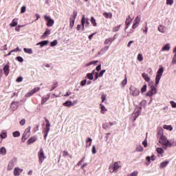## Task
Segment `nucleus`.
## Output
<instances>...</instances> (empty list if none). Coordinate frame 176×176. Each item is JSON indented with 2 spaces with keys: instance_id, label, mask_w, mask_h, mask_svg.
Segmentation results:
<instances>
[{
  "instance_id": "nucleus-1",
  "label": "nucleus",
  "mask_w": 176,
  "mask_h": 176,
  "mask_svg": "<svg viewBox=\"0 0 176 176\" xmlns=\"http://www.w3.org/2000/svg\"><path fill=\"white\" fill-rule=\"evenodd\" d=\"M164 72V67L162 66L157 72V75L155 77V85L153 82H150L148 85L150 86V90L146 93V97H152L155 94H157V85L160 82V79L163 76V73Z\"/></svg>"
},
{
  "instance_id": "nucleus-2",
  "label": "nucleus",
  "mask_w": 176,
  "mask_h": 176,
  "mask_svg": "<svg viewBox=\"0 0 176 176\" xmlns=\"http://www.w3.org/2000/svg\"><path fill=\"white\" fill-rule=\"evenodd\" d=\"M157 138L159 140L160 144H161V145H163V148H164V149H166V148L172 146V144L170 142V141H168V140H167V138H166V136L163 135V128L159 127L157 129Z\"/></svg>"
},
{
  "instance_id": "nucleus-3",
  "label": "nucleus",
  "mask_w": 176,
  "mask_h": 176,
  "mask_svg": "<svg viewBox=\"0 0 176 176\" xmlns=\"http://www.w3.org/2000/svg\"><path fill=\"white\" fill-rule=\"evenodd\" d=\"M120 167H122V165L120 164V162H116L109 165V173H111V174H113V173H118Z\"/></svg>"
},
{
  "instance_id": "nucleus-4",
  "label": "nucleus",
  "mask_w": 176,
  "mask_h": 176,
  "mask_svg": "<svg viewBox=\"0 0 176 176\" xmlns=\"http://www.w3.org/2000/svg\"><path fill=\"white\" fill-rule=\"evenodd\" d=\"M45 127L43 130V133H45L44 140H46V138H47V135L49 134V132L50 131V126H52L49 120L45 119Z\"/></svg>"
},
{
  "instance_id": "nucleus-5",
  "label": "nucleus",
  "mask_w": 176,
  "mask_h": 176,
  "mask_svg": "<svg viewBox=\"0 0 176 176\" xmlns=\"http://www.w3.org/2000/svg\"><path fill=\"white\" fill-rule=\"evenodd\" d=\"M38 163L39 164H42L45 159H46V156L45 155V152L43 151V148H41L38 153Z\"/></svg>"
},
{
  "instance_id": "nucleus-6",
  "label": "nucleus",
  "mask_w": 176,
  "mask_h": 176,
  "mask_svg": "<svg viewBox=\"0 0 176 176\" xmlns=\"http://www.w3.org/2000/svg\"><path fill=\"white\" fill-rule=\"evenodd\" d=\"M78 16V12L74 11L73 14L71 16L69 19V27L71 28H74V25H75V20L76 19V17Z\"/></svg>"
},
{
  "instance_id": "nucleus-7",
  "label": "nucleus",
  "mask_w": 176,
  "mask_h": 176,
  "mask_svg": "<svg viewBox=\"0 0 176 176\" xmlns=\"http://www.w3.org/2000/svg\"><path fill=\"white\" fill-rule=\"evenodd\" d=\"M31 135V126H29L28 128H27L22 136V142H24V141H25V140H27V138H28V137H30Z\"/></svg>"
},
{
  "instance_id": "nucleus-8",
  "label": "nucleus",
  "mask_w": 176,
  "mask_h": 176,
  "mask_svg": "<svg viewBox=\"0 0 176 176\" xmlns=\"http://www.w3.org/2000/svg\"><path fill=\"white\" fill-rule=\"evenodd\" d=\"M142 111V107H138L136 108L133 113H132V116L133 118V121L135 122V120H137V117L140 116V115H141V112Z\"/></svg>"
},
{
  "instance_id": "nucleus-9",
  "label": "nucleus",
  "mask_w": 176,
  "mask_h": 176,
  "mask_svg": "<svg viewBox=\"0 0 176 176\" xmlns=\"http://www.w3.org/2000/svg\"><path fill=\"white\" fill-rule=\"evenodd\" d=\"M129 90L131 96H133V97H138V96H140V89L136 87H131Z\"/></svg>"
},
{
  "instance_id": "nucleus-10",
  "label": "nucleus",
  "mask_w": 176,
  "mask_h": 176,
  "mask_svg": "<svg viewBox=\"0 0 176 176\" xmlns=\"http://www.w3.org/2000/svg\"><path fill=\"white\" fill-rule=\"evenodd\" d=\"M44 19L47 21V27H53L54 25V20L50 16L45 15Z\"/></svg>"
},
{
  "instance_id": "nucleus-11",
  "label": "nucleus",
  "mask_w": 176,
  "mask_h": 176,
  "mask_svg": "<svg viewBox=\"0 0 176 176\" xmlns=\"http://www.w3.org/2000/svg\"><path fill=\"white\" fill-rule=\"evenodd\" d=\"M140 23H141V15H138L136 16L135 19V23L132 25L133 30H135L138 25H140Z\"/></svg>"
},
{
  "instance_id": "nucleus-12",
  "label": "nucleus",
  "mask_w": 176,
  "mask_h": 176,
  "mask_svg": "<svg viewBox=\"0 0 176 176\" xmlns=\"http://www.w3.org/2000/svg\"><path fill=\"white\" fill-rule=\"evenodd\" d=\"M23 171H24L23 168L15 167L13 170V174L14 176H20L23 173Z\"/></svg>"
},
{
  "instance_id": "nucleus-13",
  "label": "nucleus",
  "mask_w": 176,
  "mask_h": 176,
  "mask_svg": "<svg viewBox=\"0 0 176 176\" xmlns=\"http://www.w3.org/2000/svg\"><path fill=\"white\" fill-rule=\"evenodd\" d=\"M41 90V87H35L34 89H32L30 92L25 94V97H31L33 94H35L37 91H39Z\"/></svg>"
},
{
  "instance_id": "nucleus-14",
  "label": "nucleus",
  "mask_w": 176,
  "mask_h": 176,
  "mask_svg": "<svg viewBox=\"0 0 176 176\" xmlns=\"http://www.w3.org/2000/svg\"><path fill=\"white\" fill-rule=\"evenodd\" d=\"M115 124H116V122H106L102 124V129H104V130H107L108 129H111V127H112V126H115Z\"/></svg>"
},
{
  "instance_id": "nucleus-15",
  "label": "nucleus",
  "mask_w": 176,
  "mask_h": 176,
  "mask_svg": "<svg viewBox=\"0 0 176 176\" xmlns=\"http://www.w3.org/2000/svg\"><path fill=\"white\" fill-rule=\"evenodd\" d=\"M77 101L74 100V102L71 100H67L63 103V107H67V108H71V107H74L75 104H76Z\"/></svg>"
},
{
  "instance_id": "nucleus-16",
  "label": "nucleus",
  "mask_w": 176,
  "mask_h": 176,
  "mask_svg": "<svg viewBox=\"0 0 176 176\" xmlns=\"http://www.w3.org/2000/svg\"><path fill=\"white\" fill-rule=\"evenodd\" d=\"M132 21H133V19H131V16H130V15L128 16V17L126 19V22H125V24H126L125 31L130 27V25H131Z\"/></svg>"
},
{
  "instance_id": "nucleus-17",
  "label": "nucleus",
  "mask_w": 176,
  "mask_h": 176,
  "mask_svg": "<svg viewBox=\"0 0 176 176\" xmlns=\"http://www.w3.org/2000/svg\"><path fill=\"white\" fill-rule=\"evenodd\" d=\"M14 167V160H11L10 162H9V164H8V166H7V170H8V171H10L11 170H13V168Z\"/></svg>"
},
{
  "instance_id": "nucleus-18",
  "label": "nucleus",
  "mask_w": 176,
  "mask_h": 176,
  "mask_svg": "<svg viewBox=\"0 0 176 176\" xmlns=\"http://www.w3.org/2000/svg\"><path fill=\"white\" fill-rule=\"evenodd\" d=\"M158 31L159 32H161L162 34H164L166 31H167V28L163 25H160L158 26Z\"/></svg>"
},
{
  "instance_id": "nucleus-19",
  "label": "nucleus",
  "mask_w": 176,
  "mask_h": 176,
  "mask_svg": "<svg viewBox=\"0 0 176 176\" xmlns=\"http://www.w3.org/2000/svg\"><path fill=\"white\" fill-rule=\"evenodd\" d=\"M19 108V102H12L11 103V109L16 111Z\"/></svg>"
},
{
  "instance_id": "nucleus-20",
  "label": "nucleus",
  "mask_w": 176,
  "mask_h": 176,
  "mask_svg": "<svg viewBox=\"0 0 176 176\" xmlns=\"http://www.w3.org/2000/svg\"><path fill=\"white\" fill-rule=\"evenodd\" d=\"M142 76L146 82H151V77L149 76V75L148 74L142 73Z\"/></svg>"
},
{
  "instance_id": "nucleus-21",
  "label": "nucleus",
  "mask_w": 176,
  "mask_h": 176,
  "mask_svg": "<svg viewBox=\"0 0 176 176\" xmlns=\"http://www.w3.org/2000/svg\"><path fill=\"white\" fill-rule=\"evenodd\" d=\"M108 50H109V46H104L100 50V52H98V54H104V53H107Z\"/></svg>"
},
{
  "instance_id": "nucleus-22",
  "label": "nucleus",
  "mask_w": 176,
  "mask_h": 176,
  "mask_svg": "<svg viewBox=\"0 0 176 176\" xmlns=\"http://www.w3.org/2000/svg\"><path fill=\"white\" fill-rule=\"evenodd\" d=\"M115 41V37H110L108 38H106L104 41V45H109V43H112Z\"/></svg>"
},
{
  "instance_id": "nucleus-23",
  "label": "nucleus",
  "mask_w": 176,
  "mask_h": 176,
  "mask_svg": "<svg viewBox=\"0 0 176 176\" xmlns=\"http://www.w3.org/2000/svg\"><path fill=\"white\" fill-rule=\"evenodd\" d=\"M170 163V162L166 160L160 164V168H164L167 167V165Z\"/></svg>"
},
{
  "instance_id": "nucleus-24",
  "label": "nucleus",
  "mask_w": 176,
  "mask_h": 176,
  "mask_svg": "<svg viewBox=\"0 0 176 176\" xmlns=\"http://www.w3.org/2000/svg\"><path fill=\"white\" fill-rule=\"evenodd\" d=\"M10 69H9V65H6L4 67H3V72H4V74L6 76H8V75H9V72H10Z\"/></svg>"
},
{
  "instance_id": "nucleus-25",
  "label": "nucleus",
  "mask_w": 176,
  "mask_h": 176,
  "mask_svg": "<svg viewBox=\"0 0 176 176\" xmlns=\"http://www.w3.org/2000/svg\"><path fill=\"white\" fill-rule=\"evenodd\" d=\"M49 43V41H43L36 44V46H41V47H43V46H46Z\"/></svg>"
},
{
  "instance_id": "nucleus-26",
  "label": "nucleus",
  "mask_w": 176,
  "mask_h": 176,
  "mask_svg": "<svg viewBox=\"0 0 176 176\" xmlns=\"http://www.w3.org/2000/svg\"><path fill=\"white\" fill-rule=\"evenodd\" d=\"M50 98V94H47V96L43 97L41 104L43 105Z\"/></svg>"
},
{
  "instance_id": "nucleus-27",
  "label": "nucleus",
  "mask_w": 176,
  "mask_h": 176,
  "mask_svg": "<svg viewBox=\"0 0 176 176\" xmlns=\"http://www.w3.org/2000/svg\"><path fill=\"white\" fill-rule=\"evenodd\" d=\"M19 24V19H14L12 21V23L10 24V27H16Z\"/></svg>"
},
{
  "instance_id": "nucleus-28",
  "label": "nucleus",
  "mask_w": 176,
  "mask_h": 176,
  "mask_svg": "<svg viewBox=\"0 0 176 176\" xmlns=\"http://www.w3.org/2000/svg\"><path fill=\"white\" fill-rule=\"evenodd\" d=\"M47 35H50V30L46 29L45 32L44 34L41 36L42 39H45L47 36Z\"/></svg>"
},
{
  "instance_id": "nucleus-29",
  "label": "nucleus",
  "mask_w": 176,
  "mask_h": 176,
  "mask_svg": "<svg viewBox=\"0 0 176 176\" xmlns=\"http://www.w3.org/2000/svg\"><path fill=\"white\" fill-rule=\"evenodd\" d=\"M168 50H170V44L167 43L166 45H165L162 48V52H168Z\"/></svg>"
},
{
  "instance_id": "nucleus-30",
  "label": "nucleus",
  "mask_w": 176,
  "mask_h": 176,
  "mask_svg": "<svg viewBox=\"0 0 176 176\" xmlns=\"http://www.w3.org/2000/svg\"><path fill=\"white\" fill-rule=\"evenodd\" d=\"M37 138L36 137H32L30 138L28 140V145L31 144H34V142H35V141H36Z\"/></svg>"
},
{
  "instance_id": "nucleus-31",
  "label": "nucleus",
  "mask_w": 176,
  "mask_h": 176,
  "mask_svg": "<svg viewBox=\"0 0 176 176\" xmlns=\"http://www.w3.org/2000/svg\"><path fill=\"white\" fill-rule=\"evenodd\" d=\"M23 50L27 54H32L34 53V51L31 48H24Z\"/></svg>"
},
{
  "instance_id": "nucleus-32",
  "label": "nucleus",
  "mask_w": 176,
  "mask_h": 176,
  "mask_svg": "<svg viewBox=\"0 0 176 176\" xmlns=\"http://www.w3.org/2000/svg\"><path fill=\"white\" fill-rule=\"evenodd\" d=\"M90 21L94 27H97V22H96V18H94V16L91 17Z\"/></svg>"
},
{
  "instance_id": "nucleus-33",
  "label": "nucleus",
  "mask_w": 176,
  "mask_h": 176,
  "mask_svg": "<svg viewBox=\"0 0 176 176\" xmlns=\"http://www.w3.org/2000/svg\"><path fill=\"white\" fill-rule=\"evenodd\" d=\"M98 63V60H92L91 62H88L85 64V67H90V65H93L94 64H97Z\"/></svg>"
},
{
  "instance_id": "nucleus-34",
  "label": "nucleus",
  "mask_w": 176,
  "mask_h": 176,
  "mask_svg": "<svg viewBox=\"0 0 176 176\" xmlns=\"http://www.w3.org/2000/svg\"><path fill=\"white\" fill-rule=\"evenodd\" d=\"M103 16L104 17H105L106 19H111L112 17V13L111 12H104L103 13Z\"/></svg>"
},
{
  "instance_id": "nucleus-35",
  "label": "nucleus",
  "mask_w": 176,
  "mask_h": 176,
  "mask_svg": "<svg viewBox=\"0 0 176 176\" xmlns=\"http://www.w3.org/2000/svg\"><path fill=\"white\" fill-rule=\"evenodd\" d=\"M100 109H101L100 112L102 113H105V112H107V111L105 106H104V104H100Z\"/></svg>"
},
{
  "instance_id": "nucleus-36",
  "label": "nucleus",
  "mask_w": 176,
  "mask_h": 176,
  "mask_svg": "<svg viewBox=\"0 0 176 176\" xmlns=\"http://www.w3.org/2000/svg\"><path fill=\"white\" fill-rule=\"evenodd\" d=\"M156 151L157 153H159V155H163V153H164V149L162 148H157Z\"/></svg>"
},
{
  "instance_id": "nucleus-37",
  "label": "nucleus",
  "mask_w": 176,
  "mask_h": 176,
  "mask_svg": "<svg viewBox=\"0 0 176 176\" xmlns=\"http://www.w3.org/2000/svg\"><path fill=\"white\" fill-rule=\"evenodd\" d=\"M85 23H86V18H85V15H82V18L81 20V24H82V27L83 29L85 28Z\"/></svg>"
},
{
  "instance_id": "nucleus-38",
  "label": "nucleus",
  "mask_w": 176,
  "mask_h": 176,
  "mask_svg": "<svg viewBox=\"0 0 176 176\" xmlns=\"http://www.w3.org/2000/svg\"><path fill=\"white\" fill-rule=\"evenodd\" d=\"M164 129H165V130H168L169 131H173V126L171 125H164Z\"/></svg>"
},
{
  "instance_id": "nucleus-39",
  "label": "nucleus",
  "mask_w": 176,
  "mask_h": 176,
  "mask_svg": "<svg viewBox=\"0 0 176 176\" xmlns=\"http://www.w3.org/2000/svg\"><path fill=\"white\" fill-rule=\"evenodd\" d=\"M8 137V133L5 131L2 132L1 134H0V138L1 140H3Z\"/></svg>"
},
{
  "instance_id": "nucleus-40",
  "label": "nucleus",
  "mask_w": 176,
  "mask_h": 176,
  "mask_svg": "<svg viewBox=\"0 0 176 176\" xmlns=\"http://www.w3.org/2000/svg\"><path fill=\"white\" fill-rule=\"evenodd\" d=\"M57 45H58V41H57V40H54L50 43V46H52V47H54V46H57Z\"/></svg>"
},
{
  "instance_id": "nucleus-41",
  "label": "nucleus",
  "mask_w": 176,
  "mask_h": 176,
  "mask_svg": "<svg viewBox=\"0 0 176 176\" xmlns=\"http://www.w3.org/2000/svg\"><path fill=\"white\" fill-rule=\"evenodd\" d=\"M6 153V148L5 147H1L0 148V155H5Z\"/></svg>"
},
{
  "instance_id": "nucleus-42",
  "label": "nucleus",
  "mask_w": 176,
  "mask_h": 176,
  "mask_svg": "<svg viewBox=\"0 0 176 176\" xmlns=\"http://www.w3.org/2000/svg\"><path fill=\"white\" fill-rule=\"evenodd\" d=\"M143 151H144V148L142 147V146L138 145V146L136 147V151H137V152H142Z\"/></svg>"
},
{
  "instance_id": "nucleus-43",
  "label": "nucleus",
  "mask_w": 176,
  "mask_h": 176,
  "mask_svg": "<svg viewBox=\"0 0 176 176\" xmlns=\"http://www.w3.org/2000/svg\"><path fill=\"white\" fill-rule=\"evenodd\" d=\"M87 78H88L89 80H93V79H94V76L91 74V73H88L87 74Z\"/></svg>"
},
{
  "instance_id": "nucleus-44",
  "label": "nucleus",
  "mask_w": 176,
  "mask_h": 176,
  "mask_svg": "<svg viewBox=\"0 0 176 176\" xmlns=\"http://www.w3.org/2000/svg\"><path fill=\"white\" fill-rule=\"evenodd\" d=\"M142 60H144V56H142V54H139L138 55V60L141 63V61H142Z\"/></svg>"
},
{
  "instance_id": "nucleus-45",
  "label": "nucleus",
  "mask_w": 176,
  "mask_h": 176,
  "mask_svg": "<svg viewBox=\"0 0 176 176\" xmlns=\"http://www.w3.org/2000/svg\"><path fill=\"white\" fill-rule=\"evenodd\" d=\"M13 137H20V131H16L12 133Z\"/></svg>"
},
{
  "instance_id": "nucleus-46",
  "label": "nucleus",
  "mask_w": 176,
  "mask_h": 176,
  "mask_svg": "<svg viewBox=\"0 0 176 176\" xmlns=\"http://www.w3.org/2000/svg\"><path fill=\"white\" fill-rule=\"evenodd\" d=\"M129 176H138V170H134L133 172L131 173Z\"/></svg>"
},
{
  "instance_id": "nucleus-47",
  "label": "nucleus",
  "mask_w": 176,
  "mask_h": 176,
  "mask_svg": "<svg viewBox=\"0 0 176 176\" xmlns=\"http://www.w3.org/2000/svg\"><path fill=\"white\" fill-rule=\"evenodd\" d=\"M118 30H120V25L113 28V32H118Z\"/></svg>"
},
{
  "instance_id": "nucleus-48",
  "label": "nucleus",
  "mask_w": 176,
  "mask_h": 176,
  "mask_svg": "<svg viewBox=\"0 0 176 176\" xmlns=\"http://www.w3.org/2000/svg\"><path fill=\"white\" fill-rule=\"evenodd\" d=\"M121 85L122 87H124V85H127V78H125V79L122 81Z\"/></svg>"
},
{
  "instance_id": "nucleus-49",
  "label": "nucleus",
  "mask_w": 176,
  "mask_h": 176,
  "mask_svg": "<svg viewBox=\"0 0 176 176\" xmlns=\"http://www.w3.org/2000/svg\"><path fill=\"white\" fill-rule=\"evenodd\" d=\"M174 3V0H166V5L171 6Z\"/></svg>"
},
{
  "instance_id": "nucleus-50",
  "label": "nucleus",
  "mask_w": 176,
  "mask_h": 176,
  "mask_svg": "<svg viewBox=\"0 0 176 176\" xmlns=\"http://www.w3.org/2000/svg\"><path fill=\"white\" fill-rule=\"evenodd\" d=\"M146 91V85H143L141 88V93H145Z\"/></svg>"
},
{
  "instance_id": "nucleus-51",
  "label": "nucleus",
  "mask_w": 176,
  "mask_h": 176,
  "mask_svg": "<svg viewBox=\"0 0 176 176\" xmlns=\"http://www.w3.org/2000/svg\"><path fill=\"white\" fill-rule=\"evenodd\" d=\"M27 9V7L25 6H23L21 8V13H25V10Z\"/></svg>"
},
{
  "instance_id": "nucleus-52",
  "label": "nucleus",
  "mask_w": 176,
  "mask_h": 176,
  "mask_svg": "<svg viewBox=\"0 0 176 176\" xmlns=\"http://www.w3.org/2000/svg\"><path fill=\"white\" fill-rule=\"evenodd\" d=\"M104 74H105V69L102 70L99 73V78H102L104 76Z\"/></svg>"
},
{
  "instance_id": "nucleus-53",
  "label": "nucleus",
  "mask_w": 176,
  "mask_h": 176,
  "mask_svg": "<svg viewBox=\"0 0 176 176\" xmlns=\"http://www.w3.org/2000/svg\"><path fill=\"white\" fill-rule=\"evenodd\" d=\"M86 83H87V79H84L83 80H82L80 82V86H85V85H86Z\"/></svg>"
},
{
  "instance_id": "nucleus-54",
  "label": "nucleus",
  "mask_w": 176,
  "mask_h": 176,
  "mask_svg": "<svg viewBox=\"0 0 176 176\" xmlns=\"http://www.w3.org/2000/svg\"><path fill=\"white\" fill-rule=\"evenodd\" d=\"M172 64H173V65H175V64H176V54L173 56Z\"/></svg>"
},
{
  "instance_id": "nucleus-55",
  "label": "nucleus",
  "mask_w": 176,
  "mask_h": 176,
  "mask_svg": "<svg viewBox=\"0 0 176 176\" xmlns=\"http://www.w3.org/2000/svg\"><path fill=\"white\" fill-rule=\"evenodd\" d=\"M92 153L93 155H96V153H97V150H96V146H92Z\"/></svg>"
},
{
  "instance_id": "nucleus-56",
  "label": "nucleus",
  "mask_w": 176,
  "mask_h": 176,
  "mask_svg": "<svg viewBox=\"0 0 176 176\" xmlns=\"http://www.w3.org/2000/svg\"><path fill=\"white\" fill-rule=\"evenodd\" d=\"M16 59L19 63H23V61H24V59L21 56L16 57Z\"/></svg>"
},
{
  "instance_id": "nucleus-57",
  "label": "nucleus",
  "mask_w": 176,
  "mask_h": 176,
  "mask_svg": "<svg viewBox=\"0 0 176 176\" xmlns=\"http://www.w3.org/2000/svg\"><path fill=\"white\" fill-rule=\"evenodd\" d=\"M96 71H97L96 72H100V71H101V65H98L96 67Z\"/></svg>"
},
{
  "instance_id": "nucleus-58",
  "label": "nucleus",
  "mask_w": 176,
  "mask_h": 176,
  "mask_svg": "<svg viewBox=\"0 0 176 176\" xmlns=\"http://www.w3.org/2000/svg\"><path fill=\"white\" fill-rule=\"evenodd\" d=\"M101 98H102V102H104V101H105V100H107V96L102 94L101 96Z\"/></svg>"
},
{
  "instance_id": "nucleus-59",
  "label": "nucleus",
  "mask_w": 176,
  "mask_h": 176,
  "mask_svg": "<svg viewBox=\"0 0 176 176\" xmlns=\"http://www.w3.org/2000/svg\"><path fill=\"white\" fill-rule=\"evenodd\" d=\"M98 78H100V74H98V72H96L95 73V79H94V80H97Z\"/></svg>"
},
{
  "instance_id": "nucleus-60",
  "label": "nucleus",
  "mask_w": 176,
  "mask_h": 176,
  "mask_svg": "<svg viewBox=\"0 0 176 176\" xmlns=\"http://www.w3.org/2000/svg\"><path fill=\"white\" fill-rule=\"evenodd\" d=\"M170 104L172 106V108H176V102L174 101H170Z\"/></svg>"
},
{
  "instance_id": "nucleus-61",
  "label": "nucleus",
  "mask_w": 176,
  "mask_h": 176,
  "mask_svg": "<svg viewBox=\"0 0 176 176\" xmlns=\"http://www.w3.org/2000/svg\"><path fill=\"white\" fill-rule=\"evenodd\" d=\"M20 124H21V126H24V124H25V119H22L20 121Z\"/></svg>"
},
{
  "instance_id": "nucleus-62",
  "label": "nucleus",
  "mask_w": 176,
  "mask_h": 176,
  "mask_svg": "<svg viewBox=\"0 0 176 176\" xmlns=\"http://www.w3.org/2000/svg\"><path fill=\"white\" fill-rule=\"evenodd\" d=\"M134 43V41H130L127 44V47H131V45Z\"/></svg>"
},
{
  "instance_id": "nucleus-63",
  "label": "nucleus",
  "mask_w": 176,
  "mask_h": 176,
  "mask_svg": "<svg viewBox=\"0 0 176 176\" xmlns=\"http://www.w3.org/2000/svg\"><path fill=\"white\" fill-rule=\"evenodd\" d=\"M1 50H8V45H4L1 47Z\"/></svg>"
},
{
  "instance_id": "nucleus-64",
  "label": "nucleus",
  "mask_w": 176,
  "mask_h": 176,
  "mask_svg": "<svg viewBox=\"0 0 176 176\" xmlns=\"http://www.w3.org/2000/svg\"><path fill=\"white\" fill-rule=\"evenodd\" d=\"M16 82H23V77H19L16 79Z\"/></svg>"
}]
</instances>
